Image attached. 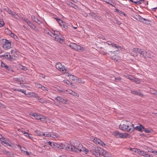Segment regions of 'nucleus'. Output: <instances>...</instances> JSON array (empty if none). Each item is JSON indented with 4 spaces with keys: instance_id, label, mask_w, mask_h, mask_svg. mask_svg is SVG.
<instances>
[{
    "instance_id": "53",
    "label": "nucleus",
    "mask_w": 157,
    "mask_h": 157,
    "mask_svg": "<svg viewBox=\"0 0 157 157\" xmlns=\"http://www.w3.org/2000/svg\"><path fill=\"white\" fill-rule=\"evenodd\" d=\"M117 56H113L112 57V59L115 61H117Z\"/></svg>"
},
{
    "instance_id": "8",
    "label": "nucleus",
    "mask_w": 157,
    "mask_h": 157,
    "mask_svg": "<svg viewBox=\"0 0 157 157\" xmlns=\"http://www.w3.org/2000/svg\"><path fill=\"white\" fill-rule=\"evenodd\" d=\"M55 19L58 23L59 24L60 26L63 27L65 29H67L68 26L66 23L63 21L62 20L57 17L55 18Z\"/></svg>"
},
{
    "instance_id": "37",
    "label": "nucleus",
    "mask_w": 157,
    "mask_h": 157,
    "mask_svg": "<svg viewBox=\"0 0 157 157\" xmlns=\"http://www.w3.org/2000/svg\"><path fill=\"white\" fill-rule=\"evenodd\" d=\"M71 91V93H70V94H71L72 95H73L75 96L78 97V94L77 93L73 91L72 90H70Z\"/></svg>"
},
{
    "instance_id": "2",
    "label": "nucleus",
    "mask_w": 157,
    "mask_h": 157,
    "mask_svg": "<svg viewBox=\"0 0 157 157\" xmlns=\"http://www.w3.org/2000/svg\"><path fill=\"white\" fill-rule=\"evenodd\" d=\"M82 145L80 144H78V145H76V146L73 145H68L66 147V150L69 151H73L78 152L82 151Z\"/></svg>"
},
{
    "instance_id": "21",
    "label": "nucleus",
    "mask_w": 157,
    "mask_h": 157,
    "mask_svg": "<svg viewBox=\"0 0 157 157\" xmlns=\"http://www.w3.org/2000/svg\"><path fill=\"white\" fill-rule=\"evenodd\" d=\"M9 33L10 34V36L11 37H13L16 40L18 39V38L16 35H15L14 33H12L11 31L9 30Z\"/></svg>"
},
{
    "instance_id": "15",
    "label": "nucleus",
    "mask_w": 157,
    "mask_h": 157,
    "mask_svg": "<svg viewBox=\"0 0 157 157\" xmlns=\"http://www.w3.org/2000/svg\"><path fill=\"white\" fill-rule=\"evenodd\" d=\"M133 128L134 130H136L140 132H142L143 131V129L144 128V127L141 124H140L139 126H137L135 127H133Z\"/></svg>"
},
{
    "instance_id": "44",
    "label": "nucleus",
    "mask_w": 157,
    "mask_h": 157,
    "mask_svg": "<svg viewBox=\"0 0 157 157\" xmlns=\"http://www.w3.org/2000/svg\"><path fill=\"white\" fill-rule=\"evenodd\" d=\"M138 91H137L136 90H131V93H132L136 95H138Z\"/></svg>"
},
{
    "instance_id": "17",
    "label": "nucleus",
    "mask_w": 157,
    "mask_h": 157,
    "mask_svg": "<svg viewBox=\"0 0 157 157\" xmlns=\"http://www.w3.org/2000/svg\"><path fill=\"white\" fill-rule=\"evenodd\" d=\"M31 18L33 20L37 23L38 24L40 25L41 23V21L39 20L37 18H36L35 16L32 15L31 16Z\"/></svg>"
},
{
    "instance_id": "13",
    "label": "nucleus",
    "mask_w": 157,
    "mask_h": 157,
    "mask_svg": "<svg viewBox=\"0 0 157 157\" xmlns=\"http://www.w3.org/2000/svg\"><path fill=\"white\" fill-rule=\"evenodd\" d=\"M55 99L57 100V101L64 104H66L67 101V100L65 99H63L60 96H57L55 98Z\"/></svg>"
},
{
    "instance_id": "40",
    "label": "nucleus",
    "mask_w": 157,
    "mask_h": 157,
    "mask_svg": "<svg viewBox=\"0 0 157 157\" xmlns=\"http://www.w3.org/2000/svg\"><path fill=\"white\" fill-rule=\"evenodd\" d=\"M88 151H89V150L87 149H86L85 147H83L82 151L84 152L86 154H87V153H88Z\"/></svg>"
},
{
    "instance_id": "1",
    "label": "nucleus",
    "mask_w": 157,
    "mask_h": 157,
    "mask_svg": "<svg viewBox=\"0 0 157 157\" xmlns=\"http://www.w3.org/2000/svg\"><path fill=\"white\" fill-rule=\"evenodd\" d=\"M130 122L128 121H122L119 126L120 129L125 132H132L134 131L133 125H129Z\"/></svg>"
},
{
    "instance_id": "5",
    "label": "nucleus",
    "mask_w": 157,
    "mask_h": 157,
    "mask_svg": "<svg viewBox=\"0 0 157 157\" xmlns=\"http://www.w3.org/2000/svg\"><path fill=\"white\" fill-rule=\"evenodd\" d=\"M0 140L1 142V144L2 145H4V144H6V145H4L5 146H9L11 147L13 144L9 139L5 138L3 137H1V139Z\"/></svg>"
},
{
    "instance_id": "33",
    "label": "nucleus",
    "mask_w": 157,
    "mask_h": 157,
    "mask_svg": "<svg viewBox=\"0 0 157 157\" xmlns=\"http://www.w3.org/2000/svg\"><path fill=\"white\" fill-rule=\"evenodd\" d=\"M24 134H25V136H26L28 137L29 138V139H32L33 138V137L32 136V134H29V133L27 132H25Z\"/></svg>"
},
{
    "instance_id": "20",
    "label": "nucleus",
    "mask_w": 157,
    "mask_h": 157,
    "mask_svg": "<svg viewBox=\"0 0 157 157\" xmlns=\"http://www.w3.org/2000/svg\"><path fill=\"white\" fill-rule=\"evenodd\" d=\"M108 42V43H107V44L109 45H111L112 47H115L117 48H120V46H117V45L115 43H111V42L110 41H107Z\"/></svg>"
},
{
    "instance_id": "24",
    "label": "nucleus",
    "mask_w": 157,
    "mask_h": 157,
    "mask_svg": "<svg viewBox=\"0 0 157 157\" xmlns=\"http://www.w3.org/2000/svg\"><path fill=\"white\" fill-rule=\"evenodd\" d=\"M10 56H11V61L15 59L17 57V53H11Z\"/></svg>"
},
{
    "instance_id": "23",
    "label": "nucleus",
    "mask_w": 157,
    "mask_h": 157,
    "mask_svg": "<svg viewBox=\"0 0 157 157\" xmlns=\"http://www.w3.org/2000/svg\"><path fill=\"white\" fill-rule=\"evenodd\" d=\"M36 98H38L39 102H40L42 104H43V103L46 104L47 103V101L46 100H45L44 99H43V98H39L38 96H37V97H36Z\"/></svg>"
},
{
    "instance_id": "62",
    "label": "nucleus",
    "mask_w": 157,
    "mask_h": 157,
    "mask_svg": "<svg viewBox=\"0 0 157 157\" xmlns=\"http://www.w3.org/2000/svg\"><path fill=\"white\" fill-rule=\"evenodd\" d=\"M16 51H17V50L15 49H13V50H12L11 51V53H16Z\"/></svg>"
},
{
    "instance_id": "22",
    "label": "nucleus",
    "mask_w": 157,
    "mask_h": 157,
    "mask_svg": "<svg viewBox=\"0 0 157 157\" xmlns=\"http://www.w3.org/2000/svg\"><path fill=\"white\" fill-rule=\"evenodd\" d=\"M59 34H60L57 31H56L55 33L53 34V37L54 38L55 40H58V37L59 36Z\"/></svg>"
},
{
    "instance_id": "57",
    "label": "nucleus",
    "mask_w": 157,
    "mask_h": 157,
    "mask_svg": "<svg viewBox=\"0 0 157 157\" xmlns=\"http://www.w3.org/2000/svg\"><path fill=\"white\" fill-rule=\"evenodd\" d=\"M22 19L27 24V22H28L29 21L28 19L25 17L22 18Z\"/></svg>"
},
{
    "instance_id": "47",
    "label": "nucleus",
    "mask_w": 157,
    "mask_h": 157,
    "mask_svg": "<svg viewBox=\"0 0 157 157\" xmlns=\"http://www.w3.org/2000/svg\"><path fill=\"white\" fill-rule=\"evenodd\" d=\"M9 14L12 15L13 16H14L15 17L16 16H18L15 13L13 12L12 11H11V13H10Z\"/></svg>"
},
{
    "instance_id": "41",
    "label": "nucleus",
    "mask_w": 157,
    "mask_h": 157,
    "mask_svg": "<svg viewBox=\"0 0 157 157\" xmlns=\"http://www.w3.org/2000/svg\"><path fill=\"white\" fill-rule=\"evenodd\" d=\"M145 20H144V21L143 22L144 23H145L146 24H149L150 21L144 18Z\"/></svg>"
},
{
    "instance_id": "9",
    "label": "nucleus",
    "mask_w": 157,
    "mask_h": 157,
    "mask_svg": "<svg viewBox=\"0 0 157 157\" xmlns=\"http://www.w3.org/2000/svg\"><path fill=\"white\" fill-rule=\"evenodd\" d=\"M69 46L71 48L74 49L76 51H83V48L79 45H78L75 43H71L70 44Z\"/></svg>"
},
{
    "instance_id": "61",
    "label": "nucleus",
    "mask_w": 157,
    "mask_h": 157,
    "mask_svg": "<svg viewBox=\"0 0 157 157\" xmlns=\"http://www.w3.org/2000/svg\"><path fill=\"white\" fill-rule=\"evenodd\" d=\"M103 48L101 49V50H100V53L103 54V55H105L107 53L104 52L103 51H102V50L103 49Z\"/></svg>"
},
{
    "instance_id": "30",
    "label": "nucleus",
    "mask_w": 157,
    "mask_h": 157,
    "mask_svg": "<svg viewBox=\"0 0 157 157\" xmlns=\"http://www.w3.org/2000/svg\"><path fill=\"white\" fill-rule=\"evenodd\" d=\"M129 135L127 133H122L121 136V138H126L128 137Z\"/></svg>"
},
{
    "instance_id": "36",
    "label": "nucleus",
    "mask_w": 157,
    "mask_h": 157,
    "mask_svg": "<svg viewBox=\"0 0 157 157\" xmlns=\"http://www.w3.org/2000/svg\"><path fill=\"white\" fill-rule=\"evenodd\" d=\"M56 31H53L52 32L50 31H48V32L47 33L50 35V36L53 37V34H54L55 33Z\"/></svg>"
},
{
    "instance_id": "31",
    "label": "nucleus",
    "mask_w": 157,
    "mask_h": 157,
    "mask_svg": "<svg viewBox=\"0 0 157 157\" xmlns=\"http://www.w3.org/2000/svg\"><path fill=\"white\" fill-rule=\"evenodd\" d=\"M42 134H43L42 136H45L50 137V136H51V132H47L45 133H42Z\"/></svg>"
},
{
    "instance_id": "52",
    "label": "nucleus",
    "mask_w": 157,
    "mask_h": 157,
    "mask_svg": "<svg viewBox=\"0 0 157 157\" xmlns=\"http://www.w3.org/2000/svg\"><path fill=\"white\" fill-rule=\"evenodd\" d=\"M130 1L132 2L136 3L137 4H140V2L139 1L137 2L134 1L133 0H129Z\"/></svg>"
},
{
    "instance_id": "16",
    "label": "nucleus",
    "mask_w": 157,
    "mask_h": 157,
    "mask_svg": "<svg viewBox=\"0 0 157 157\" xmlns=\"http://www.w3.org/2000/svg\"><path fill=\"white\" fill-rule=\"evenodd\" d=\"M2 57L3 58L4 57L6 59L8 60H11L10 54L8 52L5 53V54L2 56Z\"/></svg>"
},
{
    "instance_id": "45",
    "label": "nucleus",
    "mask_w": 157,
    "mask_h": 157,
    "mask_svg": "<svg viewBox=\"0 0 157 157\" xmlns=\"http://www.w3.org/2000/svg\"><path fill=\"white\" fill-rule=\"evenodd\" d=\"M4 10L6 12L8 13H11V10L7 7L5 8L4 9Z\"/></svg>"
},
{
    "instance_id": "25",
    "label": "nucleus",
    "mask_w": 157,
    "mask_h": 157,
    "mask_svg": "<svg viewBox=\"0 0 157 157\" xmlns=\"http://www.w3.org/2000/svg\"><path fill=\"white\" fill-rule=\"evenodd\" d=\"M27 24L32 29H34L36 28L35 26L29 21L27 22Z\"/></svg>"
},
{
    "instance_id": "46",
    "label": "nucleus",
    "mask_w": 157,
    "mask_h": 157,
    "mask_svg": "<svg viewBox=\"0 0 157 157\" xmlns=\"http://www.w3.org/2000/svg\"><path fill=\"white\" fill-rule=\"evenodd\" d=\"M147 150L148 152H150L152 153V152H153V150L149 147H147Z\"/></svg>"
},
{
    "instance_id": "64",
    "label": "nucleus",
    "mask_w": 157,
    "mask_h": 157,
    "mask_svg": "<svg viewBox=\"0 0 157 157\" xmlns=\"http://www.w3.org/2000/svg\"><path fill=\"white\" fill-rule=\"evenodd\" d=\"M72 76V80H75V78H76V77L74 75H72V76Z\"/></svg>"
},
{
    "instance_id": "56",
    "label": "nucleus",
    "mask_w": 157,
    "mask_h": 157,
    "mask_svg": "<svg viewBox=\"0 0 157 157\" xmlns=\"http://www.w3.org/2000/svg\"><path fill=\"white\" fill-rule=\"evenodd\" d=\"M54 104L56 106H59L60 105V102H56L54 101Z\"/></svg>"
},
{
    "instance_id": "43",
    "label": "nucleus",
    "mask_w": 157,
    "mask_h": 157,
    "mask_svg": "<svg viewBox=\"0 0 157 157\" xmlns=\"http://www.w3.org/2000/svg\"><path fill=\"white\" fill-rule=\"evenodd\" d=\"M17 91L20 92H21L22 93L25 94L26 91L24 90H21L20 89H17Z\"/></svg>"
},
{
    "instance_id": "12",
    "label": "nucleus",
    "mask_w": 157,
    "mask_h": 157,
    "mask_svg": "<svg viewBox=\"0 0 157 157\" xmlns=\"http://www.w3.org/2000/svg\"><path fill=\"white\" fill-rule=\"evenodd\" d=\"M1 66L2 67L4 68L5 69L10 71L12 72L14 71L11 66L7 65L6 63H2Z\"/></svg>"
},
{
    "instance_id": "34",
    "label": "nucleus",
    "mask_w": 157,
    "mask_h": 157,
    "mask_svg": "<svg viewBox=\"0 0 157 157\" xmlns=\"http://www.w3.org/2000/svg\"><path fill=\"white\" fill-rule=\"evenodd\" d=\"M35 132L36 133L38 136H40L42 135L43 134L42 133H43L40 131H38L37 130H36L35 131Z\"/></svg>"
},
{
    "instance_id": "29",
    "label": "nucleus",
    "mask_w": 157,
    "mask_h": 157,
    "mask_svg": "<svg viewBox=\"0 0 157 157\" xmlns=\"http://www.w3.org/2000/svg\"><path fill=\"white\" fill-rule=\"evenodd\" d=\"M58 136V135L57 134L55 133H54L51 132V136H50V137L54 138H55L57 137Z\"/></svg>"
},
{
    "instance_id": "7",
    "label": "nucleus",
    "mask_w": 157,
    "mask_h": 157,
    "mask_svg": "<svg viewBox=\"0 0 157 157\" xmlns=\"http://www.w3.org/2000/svg\"><path fill=\"white\" fill-rule=\"evenodd\" d=\"M30 115L36 119L40 120L41 121H44L45 119L44 117L40 113H35L30 114Z\"/></svg>"
},
{
    "instance_id": "4",
    "label": "nucleus",
    "mask_w": 157,
    "mask_h": 157,
    "mask_svg": "<svg viewBox=\"0 0 157 157\" xmlns=\"http://www.w3.org/2000/svg\"><path fill=\"white\" fill-rule=\"evenodd\" d=\"M103 151V149L97 146H93L92 150H90V152L97 157V154H100V153Z\"/></svg>"
},
{
    "instance_id": "48",
    "label": "nucleus",
    "mask_w": 157,
    "mask_h": 157,
    "mask_svg": "<svg viewBox=\"0 0 157 157\" xmlns=\"http://www.w3.org/2000/svg\"><path fill=\"white\" fill-rule=\"evenodd\" d=\"M4 25L3 21L0 20V27H2Z\"/></svg>"
},
{
    "instance_id": "35",
    "label": "nucleus",
    "mask_w": 157,
    "mask_h": 157,
    "mask_svg": "<svg viewBox=\"0 0 157 157\" xmlns=\"http://www.w3.org/2000/svg\"><path fill=\"white\" fill-rule=\"evenodd\" d=\"M144 131V132L146 133H150L151 132V130L150 129H147L144 127L143 129V131Z\"/></svg>"
},
{
    "instance_id": "60",
    "label": "nucleus",
    "mask_w": 157,
    "mask_h": 157,
    "mask_svg": "<svg viewBox=\"0 0 157 157\" xmlns=\"http://www.w3.org/2000/svg\"><path fill=\"white\" fill-rule=\"evenodd\" d=\"M65 73H66V75L67 76H72V75L69 73L67 72V71H66V72H65Z\"/></svg>"
},
{
    "instance_id": "54",
    "label": "nucleus",
    "mask_w": 157,
    "mask_h": 157,
    "mask_svg": "<svg viewBox=\"0 0 157 157\" xmlns=\"http://www.w3.org/2000/svg\"><path fill=\"white\" fill-rule=\"evenodd\" d=\"M15 81L19 82H21V81H23L22 80L21 78H16Z\"/></svg>"
},
{
    "instance_id": "39",
    "label": "nucleus",
    "mask_w": 157,
    "mask_h": 157,
    "mask_svg": "<svg viewBox=\"0 0 157 157\" xmlns=\"http://www.w3.org/2000/svg\"><path fill=\"white\" fill-rule=\"evenodd\" d=\"M99 139L98 138H95L93 140V141L94 142L95 144H98V142H99L98 140H99Z\"/></svg>"
},
{
    "instance_id": "26",
    "label": "nucleus",
    "mask_w": 157,
    "mask_h": 157,
    "mask_svg": "<svg viewBox=\"0 0 157 157\" xmlns=\"http://www.w3.org/2000/svg\"><path fill=\"white\" fill-rule=\"evenodd\" d=\"M140 54L145 58H146V57L147 56V52L146 51H142Z\"/></svg>"
},
{
    "instance_id": "18",
    "label": "nucleus",
    "mask_w": 157,
    "mask_h": 157,
    "mask_svg": "<svg viewBox=\"0 0 157 157\" xmlns=\"http://www.w3.org/2000/svg\"><path fill=\"white\" fill-rule=\"evenodd\" d=\"M113 135H115L117 138H121V136L122 133H120L118 131H116L113 132Z\"/></svg>"
},
{
    "instance_id": "6",
    "label": "nucleus",
    "mask_w": 157,
    "mask_h": 157,
    "mask_svg": "<svg viewBox=\"0 0 157 157\" xmlns=\"http://www.w3.org/2000/svg\"><path fill=\"white\" fill-rule=\"evenodd\" d=\"M56 68L59 71H61L63 74L67 71L66 67L64 65L62 66L59 62H58L56 65Z\"/></svg>"
},
{
    "instance_id": "11",
    "label": "nucleus",
    "mask_w": 157,
    "mask_h": 157,
    "mask_svg": "<svg viewBox=\"0 0 157 157\" xmlns=\"http://www.w3.org/2000/svg\"><path fill=\"white\" fill-rule=\"evenodd\" d=\"M97 157H110V155L106 151L103 149L102 152L100 153V154H97Z\"/></svg>"
},
{
    "instance_id": "28",
    "label": "nucleus",
    "mask_w": 157,
    "mask_h": 157,
    "mask_svg": "<svg viewBox=\"0 0 157 157\" xmlns=\"http://www.w3.org/2000/svg\"><path fill=\"white\" fill-rule=\"evenodd\" d=\"M133 50L136 52L140 54H141L142 51L141 49L136 48H134Z\"/></svg>"
},
{
    "instance_id": "58",
    "label": "nucleus",
    "mask_w": 157,
    "mask_h": 157,
    "mask_svg": "<svg viewBox=\"0 0 157 157\" xmlns=\"http://www.w3.org/2000/svg\"><path fill=\"white\" fill-rule=\"evenodd\" d=\"M137 95L139 96L142 97H144V95H143L141 93L139 92H138Z\"/></svg>"
},
{
    "instance_id": "55",
    "label": "nucleus",
    "mask_w": 157,
    "mask_h": 157,
    "mask_svg": "<svg viewBox=\"0 0 157 157\" xmlns=\"http://www.w3.org/2000/svg\"><path fill=\"white\" fill-rule=\"evenodd\" d=\"M58 38H58V40H56V41H58L60 42H61L63 41L62 39L61 38H60V37L59 36L58 37Z\"/></svg>"
},
{
    "instance_id": "50",
    "label": "nucleus",
    "mask_w": 157,
    "mask_h": 157,
    "mask_svg": "<svg viewBox=\"0 0 157 157\" xmlns=\"http://www.w3.org/2000/svg\"><path fill=\"white\" fill-rule=\"evenodd\" d=\"M117 11V13H119V14H124V16H125V13H124L122 12L121 11L118 10H116Z\"/></svg>"
},
{
    "instance_id": "63",
    "label": "nucleus",
    "mask_w": 157,
    "mask_h": 157,
    "mask_svg": "<svg viewBox=\"0 0 157 157\" xmlns=\"http://www.w3.org/2000/svg\"><path fill=\"white\" fill-rule=\"evenodd\" d=\"M115 79L116 80H120L121 79V78L120 77H118L115 78Z\"/></svg>"
},
{
    "instance_id": "59",
    "label": "nucleus",
    "mask_w": 157,
    "mask_h": 157,
    "mask_svg": "<svg viewBox=\"0 0 157 157\" xmlns=\"http://www.w3.org/2000/svg\"><path fill=\"white\" fill-rule=\"evenodd\" d=\"M149 154H149L145 152V154H144V156L145 157H149Z\"/></svg>"
},
{
    "instance_id": "27",
    "label": "nucleus",
    "mask_w": 157,
    "mask_h": 157,
    "mask_svg": "<svg viewBox=\"0 0 157 157\" xmlns=\"http://www.w3.org/2000/svg\"><path fill=\"white\" fill-rule=\"evenodd\" d=\"M99 142H98V144H97L101 146L102 147H105L106 146V144L104 143L101 140H98Z\"/></svg>"
},
{
    "instance_id": "51",
    "label": "nucleus",
    "mask_w": 157,
    "mask_h": 157,
    "mask_svg": "<svg viewBox=\"0 0 157 157\" xmlns=\"http://www.w3.org/2000/svg\"><path fill=\"white\" fill-rule=\"evenodd\" d=\"M41 89L45 91H48V89L47 88L43 86L42 87Z\"/></svg>"
},
{
    "instance_id": "19",
    "label": "nucleus",
    "mask_w": 157,
    "mask_h": 157,
    "mask_svg": "<svg viewBox=\"0 0 157 157\" xmlns=\"http://www.w3.org/2000/svg\"><path fill=\"white\" fill-rule=\"evenodd\" d=\"M136 19H137V20H138L141 22H143L144 21V20H145L144 19V18H143L142 17L140 16L139 14L136 15Z\"/></svg>"
},
{
    "instance_id": "10",
    "label": "nucleus",
    "mask_w": 157,
    "mask_h": 157,
    "mask_svg": "<svg viewBox=\"0 0 157 157\" xmlns=\"http://www.w3.org/2000/svg\"><path fill=\"white\" fill-rule=\"evenodd\" d=\"M47 143L54 148H59L60 149L62 148L61 146L59 144H58L56 142L48 141L47 142Z\"/></svg>"
},
{
    "instance_id": "38",
    "label": "nucleus",
    "mask_w": 157,
    "mask_h": 157,
    "mask_svg": "<svg viewBox=\"0 0 157 157\" xmlns=\"http://www.w3.org/2000/svg\"><path fill=\"white\" fill-rule=\"evenodd\" d=\"M127 78L128 79L131 80L132 81H134L135 79L134 77L132 76L131 75H128L127 76Z\"/></svg>"
},
{
    "instance_id": "42",
    "label": "nucleus",
    "mask_w": 157,
    "mask_h": 157,
    "mask_svg": "<svg viewBox=\"0 0 157 157\" xmlns=\"http://www.w3.org/2000/svg\"><path fill=\"white\" fill-rule=\"evenodd\" d=\"M0 107L4 109L6 108V106L1 102H0Z\"/></svg>"
},
{
    "instance_id": "3",
    "label": "nucleus",
    "mask_w": 157,
    "mask_h": 157,
    "mask_svg": "<svg viewBox=\"0 0 157 157\" xmlns=\"http://www.w3.org/2000/svg\"><path fill=\"white\" fill-rule=\"evenodd\" d=\"M2 47L6 50H8L11 48V41L7 39H3L1 40Z\"/></svg>"
},
{
    "instance_id": "14",
    "label": "nucleus",
    "mask_w": 157,
    "mask_h": 157,
    "mask_svg": "<svg viewBox=\"0 0 157 157\" xmlns=\"http://www.w3.org/2000/svg\"><path fill=\"white\" fill-rule=\"evenodd\" d=\"M132 151L134 152L137 153L138 154L143 156L145 152L144 151L137 148H134Z\"/></svg>"
},
{
    "instance_id": "49",
    "label": "nucleus",
    "mask_w": 157,
    "mask_h": 157,
    "mask_svg": "<svg viewBox=\"0 0 157 157\" xmlns=\"http://www.w3.org/2000/svg\"><path fill=\"white\" fill-rule=\"evenodd\" d=\"M43 85L39 83H37L36 84V86L39 88H41Z\"/></svg>"
},
{
    "instance_id": "32",
    "label": "nucleus",
    "mask_w": 157,
    "mask_h": 157,
    "mask_svg": "<svg viewBox=\"0 0 157 157\" xmlns=\"http://www.w3.org/2000/svg\"><path fill=\"white\" fill-rule=\"evenodd\" d=\"M90 14L91 15L93 18L96 19V18H98V16L94 13L91 12L90 13Z\"/></svg>"
}]
</instances>
